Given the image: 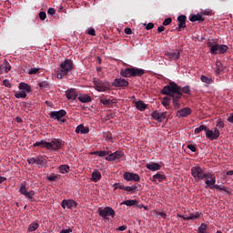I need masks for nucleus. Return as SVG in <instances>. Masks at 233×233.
Returning <instances> with one entry per match:
<instances>
[{
  "label": "nucleus",
  "instance_id": "f257e3e1",
  "mask_svg": "<svg viewBox=\"0 0 233 233\" xmlns=\"http://www.w3.org/2000/svg\"><path fill=\"white\" fill-rule=\"evenodd\" d=\"M163 96H169L173 99V106L175 110H179L181 104H179V99L183 97V93H181V87L174 82H170L169 85L163 87L161 90Z\"/></svg>",
  "mask_w": 233,
  "mask_h": 233
},
{
  "label": "nucleus",
  "instance_id": "f03ea898",
  "mask_svg": "<svg viewBox=\"0 0 233 233\" xmlns=\"http://www.w3.org/2000/svg\"><path fill=\"white\" fill-rule=\"evenodd\" d=\"M33 147H40L41 148H46L47 150L57 151L65 147V141L59 138H54L51 142L41 140L40 142H35Z\"/></svg>",
  "mask_w": 233,
  "mask_h": 233
},
{
  "label": "nucleus",
  "instance_id": "7ed1b4c3",
  "mask_svg": "<svg viewBox=\"0 0 233 233\" xmlns=\"http://www.w3.org/2000/svg\"><path fill=\"white\" fill-rule=\"evenodd\" d=\"M72 70H74V63L72 60L66 59L64 62H61L59 67L56 70L57 79H63V77L68 76Z\"/></svg>",
  "mask_w": 233,
  "mask_h": 233
},
{
  "label": "nucleus",
  "instance_id": "20e7f679",
  "mask_svg": "<svg viewBox=\"0 0 233 233\" xmlns=\"http://www.w3.org/2000/svg\"><path fill=\"white\" fill-rule=\"evenodd\" d=\"M120 76L122 77H143L145 71L137 67H127L120 71Z\"/></svg>",
  "mask_w": 233,
  "mask_h": 233
},
{
  "label": "nucleus",
  "instance_id": "39448f33",
  "mask_svg": "<svg viewBox=\"0 0 233 233\" xmlns=\"http://www.w3.org/2000/svg\"><path fill=\"white\" fill-rule=\"evenodd\" d=\"M191 176L197 183H199V181L205 179V171L201 167L195 166L191 167Z\"/></svg>",
  "mask_w": 233,
  "mask_h": 233
},
{
  "label": "nucleus",
  "instance_id": "423d86ee",
  "mask_svg": "<svg viewBox=\"0 0 233 233\" xmlns=\"http://www.w3.org/2000/svg\"><path fill=\"white\" fill-rule=\"evenodd\" d=\"M208 45L210 48V52L215 56L218 54H225L227 50H228V46L227 45L212 44L210 42H208Z\"/></svg>",
  "mask_w": 233,
  "mask_h": 233
},
{
  "label": "nucleus",
  "instance_id": "0eeeda50",
  "mask_svg": "<svg viewBox=\"0 0 233 233\" xmlns=\"http://www.w3.org/2000/svg\"><path fill=\"white\" fill-rule=\"evenodd\" d=\"M98 214L100 218L104 219H108V218H116V210L110 207H106L104 208H98Z\"/></svg>",
  "mask_w": 233,
  "mask_h": 233
},
{
  "label": "nucleus",
  "instance_id": "6e6552de",
  "mask_svg": "<svg viewBox=\"0 0 233 233\" xmlns=\"http://www.w3.org/2000/svg\"><path fill=\"white\" fill-rule=\"evenodd\" d=\"M95 88L97 92H106L110 88L108 82H103L102 80L94 81Z\"/></svg>",
  "mask_w": 233,
  "mask_h": 233
},
{
  "label": "nucleus",
  "instance_id": "1a4fd4ad",
  "mask_svg": "<svg viewBox=\"0 0 233 233\" xmlns=\"http://www.w3.org/2000/svg\"><path fill=\"white\" fill-rule=\"evenodd\" d=\"M219 136L221 134L219 133V129L217 127L214 128V130L208 129L206 130V137L207 139H209V141H216V139H219Z\"/></svg>",
  "mask_w": 233,
  "mask_h": 233
},
{
  "label": "nucleus",
  "instance_id": "9d476101",
  "mask_svg": "<svg viewBox=\"0 0 233 233\" xmlns=\"http://www.w3.org/2000/svg\"><path fill=\"white\" fill-rule=\"evenodd\" d=\"M123 177L126 181H136L137 183L141 181V177L137 173L125 172Z\"/></svg>",
  "mask_w": 233,
  "mask_h": 233
},
{
  "label": "nucleus",
  "instance_id": "9b49d317",
  "mask_svg": "<svg viewBox=\"0 0 233 233\" xmlns=\"http://www.w3.org/2000/svg\"><path fill=\"white\" fill-rule=\"evenodd\" d=\"M62 208H69L70 210H74L77 207V202L74 199H64L61 203Z\"/></svg>",
  "mask_w": 233,
  "mask_h": 233
},
{
  "label": "nucleus",
  "instance_id": "f8f14e48",
  "mask_svg": "<svg viewBox=\"0 0 233 233\" xmlns=\"http://www.w3.org/2000/svg\"><path fill=\"white\" fill-rule=\"evenodd\" d=\"M129 83L125 78H116L112 83V86L116 88H125V86H128Z\"/></svg>",
  "mask_w": 233,
  "mask_h": 233
},
{
  "label": "nucleus",
  "instance_id": "ddd939ff",
  "mask_svg": "<svg viewBox=\"0 0 233 233\" xmlns=\"http://www.w3.org/2000/svg\"><path fill=\"white\" fill-rule=\"evenodd\" d=\"M167 112L159 113V111H153L151 117L157 121V123H163V119H167Z\"/></svg>",
  "mask_w": 233,
  "mask_h": 233
},
{
  "label": "nucleus",
  "instance_id": "4468645a",
  "mask_svg": "<svg viewBox=\"0 0 233 233\" xmlns=\"http://www.w3.org/2000/svg\"><path fill=\"white\" fill-rule=\"evenodd\" d=\"M51 119H57L59 121L62 117L66 116V111L65 109H61L59 111H52L49 113Z\"/></svg>",
  "mask_w": 233,
  "mask_h": 233
},
{
  "label": "nucleus",
  "instance_id": "2eb2a0df",
  "mask_svg": "<svg viewBox=\"0 0 233 233\" xmlns=\"http://www.w3.org/2000/svg\"><path fill=\"white\" fill-rule=\"evenodd\" d=\"M77 91L74 88H69L66 91V97L68 99V101H75V99H77Z\"/></svg>",
  "mask_w": 233,
  "mask_h": 233
},
{
  "label": "nucleus",
  "instance_id": "dca6fc26",
  "mask_svg": "<svg viewBox=\"0 0 233 233\" xmlns=\"http://www.w3.org/2000/svg\"><path fill=\"white\" fill-rule=\"evenodd\" d=\"M125 154L123 151H116L106 157V161H116V159H121Z\"/></svg>",
  "mask_w": 233,
  "mask_h": 233
},
{
  "label": "nucleus",
  "instance_id": "f3484780",
  "mask_svg": "<svg viewBox=\"0 0 233 233\" xmlns=\"http://www.w3.org/2000/svg\"><path fill=\"white\" fill-rule=\"evenodd\" d=\"M177 21H178V27H177L178 32H181L183 28H187V15H179L177 17Z\"/></svg>",
  "mask_w": 233,
  "mask_h": 233
},
{
  "label": "nucleus",
  "instance_id": "a211bd4d",
  "mask_svg": "<svg viewBox=\"0 0 233 233\" xmlns=\"http://www.w3.org/2000/svg\"><path fill=\"white\" fill-rule=\"evenodd\" d=\"M192 114V109L190 107H184L177 112V117H188Z\"/></svg>",
  "mask_w": 233,
  "mask_h": 233
},
{
  "label": "nucleus",
  "instance_id": "6ab92c4d",
  "mask_svg": "<svg viewBox=\"0 0 233 233\" xmlns=\"http://www.w3.org/2000/svg\"><path fill=\"white\" fill-rule=\"evenodd\" d=\"M165 56L170 61H177V59H179V56H181V53L179 52V50H177L175 52H167L165 54Z\"/></svg>",
  "mask_w": 233,
  "mask_h": 233
},
{
  "label": "nucleus",
  "instance_id": "aec40b11",
  "mask_svg": "<svg viewBox=\"0 0 233 233\" xmlns=\"http://www.w3.org/2000/svg\"><path fill=\"white\" fill-rule=\"evenodd\" d=\"M146 167L147 168V170H151V172H156V170H161V165L156 162L146 164Z\"/></svg>",
  "mask_w": 233,
  "mask_h": 233
},
{
  "label": "nucleus",
  "instance_id": "412c9836",
  "mask_svg": "<svg viewBox=\"0 0 233 233\" xmlns=\"http://www.w3.org/2000/svg\"><path fill=\"white\" fill-rule=\"evenodd\" d=\"M165 179H167V177L164 174L157 173L152 177L151 181L153 183H157V181H158V183H161L162 181H165Z\"/></svg>",
  "mask_w": 233,
  "mask_h": 233
},
{
  "label": "nucleus",
  "instance_id": "4be33fe9",
  "mask_svg": "<svg viewBox=\"0 0 233 233\" xmlns=\"http://www.w3.org/2000/svg\"><path fill=\"white\" fill-rule=\"evenodd\" d=\"M88 132H90V129L88 127H85L83 124H80L76 128V134H88Z\"/></svg>",
  "mask_w": 233,
  "mask_h": 233
},
{
  "label": "nucleus",
  "instance_id": "5701e85b",
  "mask_svg": "<svg viewBox=\"0 0 233 233\" xmlns=\"http://www.w3.org/2000/svg\"><path fill=\"white\" fill-rule=\"evenodd\" d=\"M101 179V172H99V170L95 169L92 173V177H91V181H93V183H97V181H99Z\"/></svg>",
  "mask_w": 233,
  "mask_h": 233
},
{
  "label": "nucleus",
  "instance_id": "b1692460",
  "mask_svg": "<svg viewBox=\"0 0 233 233\" xmlns=\"http://www.w3.org/2000/svg\"><path fill=\"white\" fill-rule=\"evenodd\" d=\"M189 21H191V23H196V21H199L200 23H203V21H205V17H203V15L200 14H197V15H191L189 17Z\"/></svg>",
  "mask_w": 233,
  "mask_h": 233
},
{
  "label": "nucleus",
  "instance_id": "393cba45",
  "mask_svg": "<svg viewBox=\"0 0 233 233\" xmlns=\"http://www.w3.org/2000/svg\"><path fill=\"white\" fill-rule=\"evenodd\" d=\"M120 190H126V192H136L137 190V186L133 185V186H120L119 187Z\"/></svg>",
  "mask_w": 233,
  "mask_h": 233
},
{
  "label": "nucleus",
  "instance_id": "a878e982",
  "mask_svg": "<svg viewBox=\"0 0 233 233\" xmlns=\"http://www.w3.org/2000/svg\"><path fill=\"white\" fill-rule=\"evenodd\" d=\"M147 105L145 104V102L139 100L136 103V107L137 110H139L140 112H144V110H147Z\"/></svg>",
  "mask_w": 233,
  "mask_h": 233
},
{
  "label": "nucleus",
  "instance_id": "bb28decb",
  "mask_svg": "<svg viewBox=\"0 0 233 233\" xmlns=\"http://www.w3.org/2000/svg\"><path fill=\"white\" fill-rule=\"evenodd\" d=\"M46 164V159L43 157H35V165L38 167H45Z\"/></svg>",
  "mask_w": 233,
  "mask_h": 233
},
{
  "label": "nucleus",
  "instance_id": "cd10ccee",
  "mask_svg": "<svg viewBox=\"0 0 233 233\" xmlns=\"http://www.w3.org/2000/svg\"><path fill=\"white\" fill-rule=\"evenodd\" d=\"M77 99L80 101V103H90V101H92V97L88 95L80 96L77 97Z\"/></svg>",
  "mask_w": 233,
  "mask_h": 233
},
{
  "label": "nucleus",
  "instance_id": "c85d7f7f",
  "mask_svg": "<svg viewBox=\"0 0 233 233\" xmlns=\"http://www.w3.org/2000/svg\"><path fill=\"white\" fill-rule=\"evenodd\" d=\"M100 103H102V105L104 106H110L114 105V101L113 100L107 99L106 97L100 98Z\"/></svg>",
  "mask_w": 233,
  "mask_h": 233
},
{
  "label": "nucleus",
  "instance_id": "c756f323",
  "mask_svg": "<svg viewBox=\"0 0 233 233\" xmlns=\"http://www.w3.org/2000/svg\"><path fill=\"white\" fill-rule=\"evenodd\" d=\"M24 196L26 198V199H29V201H35L34 198V196H35V191L34 190L27 191Z\"/></svg>",
  "mask_w": 233,
  "mask_h": 233
},
{
  "label": "nucleus",
  "instance_id": "7c9ffc66",
  "mask_svg": "<svg viewBox=\"0 0 233 233\" xmlns=\"http://www.w3.org/2000/svg\"><path fill=\"white\" fill-rule=\"evenodd\" d=\"M108 154H110V151H95L91 153L92 156H98L99 157H105Z\"/></svg>",
  "mask_w": 233,
  "mask_h": 233
},
{
  "label": "nucleus",
  "instance_id": "2f4dec72",
  "mask_svg": "<svg viewBox=\"0 0 233 233\" xmlns=\"http://www.w3.org/2000/svg\"><path fill=\"white\" fill-rule=\"evenodd\" d=\"M216 74H221V72H223V70H225V67H223V63H221V61L218 60L216 62Z\"/></svg>",
  "mask_w": 233,
  "mask_h": 233
},
{
  "label": "nucleus",
  "instance_id": "473e14b6",
  "mask_svg": "<svg viewBox=\"0 0 233 233\" xmlns=\"http://www.w3.org/2000/svg\"><path fill=\"white\" fill-rule=\"evenodd\" d=\"M19 90H26L27 92H32V87L28 84L20 83L19 84Z\"/></svg>",
  "mask_w": 233,
  "mask_h": 233
},
{
  "label": "nucleus",
  "instance_id": "72a5a7b5",
  "mask_svg": "<svg viewBox=\"0 0 233 233\" xmlns=\"http://www.w3.org/2000/svg\"><path fill=\"white\" fill-rule=\"evenodd\" d=\"M200 81H202V83H205L206 85H212V83H213L212 78L206 76H201Z\"/></svg>",
  "mask_w": 233,
  "mask_h": 233
},
{
  "label": "nucleus",
  "instance_id": "f704fd0d",
  "mask_svg": "<svg viewBox=\"0 0 233 233\" xmlns=\"http://www.w3.org/2000/svg\"><path fill=\"white\" fill-rule=\"evenodd\" d=\"M205 183L207 187L212 190V188H214V185H216V178L207 179Z\"/></svg>",
  "mask_w": 233,
  "mask_h": 233
},
{
  "label": "nucleus",
  "instance_id": "c9c22d12",
  "mask_svg": "<svg viewBox=\"0 0 233 233\" xmlns=\"http://www.w3.org/2000/svg\"><path fill=\"white\" fill-rule=\"evenodd\" d=\"M70 167L68 165H62L59 167V171L61 174H68Z\"/></svg>",
  "mask_w": 233,
  "mask_h": 233
},
{
  "label": "nucleus",
  "instance_id": "e433bc0d",
  "mask_svg": "<svg viewBox=\"0 0 233 233\" xmlns=\"http://www.w3.org/2000/svg\"><path fill=\"white\" fill-rule=\"evenodd\" d=\"M120 205H127V207H134V205H137V200H125Z\"/></svg>",
  "mask_w": 233,
  "mask_h": 233
},
{
  "label": "nucleus",
  "instance_id": "4c0bfd02",
  "mask_svg": "<svg viewBox=\"0 0 233 233\" xmlns=\"http://www.w3.org/2000/svg\"><path fill=\"white\" fill-rule=\"evenodd\" d=\"M207 228H208V226L205 223H202L200 227H198V233H208Z\"/></svg>",
  "mask_w": 233,
  "mask_h": 233
},
{
  "label": "nucleus",
  "instance_id": "58836bf2",
  "mask_svg": "<svg viewBox=\"0 0 233 233\" xmlns=\"http://www.w3.org/2000/svg\"><path fill=\"white\" fill-rule=\"evenodd\" d=\"M36 228H39V224L37 222H33L28 227L29 232H35Z\"/></svg>",
  "mask_w": 233,
  "mask_h": 233
},
{
  "label": "nucleus",
  "instance_id": "ea45409f",
  "mask_svg": "<svg viewBox=\"0 0 233 233\" xmlns=\"http://www.w3.org/2000/svg\"><path fill=\"white\" fill-rule=\"evenodd\" d=\"M199 218H201V213H199V212H197L195 214H193V213L189 214V220L194 221L196 219H199Z\"/></svg>",
  "mask_w": 233,
  "mask_h": 233
},
{
  "label": "nucleus",
  "instance_id": "a19ab883",
  "mask_svg": "<svg viewBox=\"0 0 233 233\" xmlns=\"http://www.w3.org/2000/svg\"><path fill=\"white\" fill-rule=\"evenodd\" d=\"M162 105H163V106H166L167 109H168L167 106H170V97L165 96V97L163 98V100H162Z\"/></svg>",
  "mask_w": 233,
  "mask_h": 233
},
{
  "label": "nucleus",
  "instance_id": "79ce46f5",
  "mask_svg": "<svg viewBox=\"0 0 233 233\" xmlns=\"http://www.w3.org/2000/svg\"><path fill=\"white\" fill-rule=\"evenodd\" d=\"M15 97H16V99H21V98L25 99V97H26V92L21 91L19 93H15Z\"/></svg>",
  "mask_w": 233,
  "mask_h": 233
},
{
  "label": "nucleus",
  "instance_id": "37998d69",
  "mask_svg": "<svg viewBox=\"0 0 233 233\" xmlns=\"http://www.w3.org/2000/svg\"><path fill=\"white\" fill-rule=\"evenodd\" d=\"M208 127H207V126H205V125H201L200 127H197L196 129H195V134H199L200 132H203V130H205V132H207V129H208Z\"/></svg>",
  "mask_w": 233,
  "mask_h": 233
},
{
  "label": "nucleus",
  "instance_id": "c03bdc74",
  "mask_svg": "<svg viewBox=\"0 0 233 233\" xmlns=\"http://www.w3.org/2000/svg\"><path fill=\"white\" fill-rule=\"evenodd\" d=\"M213 188H216L217 190H220L221 192H227V194H230V192L227 190V187H221V186L218 184H215L213 186Z\"/></svg>",
  "mask_w": 233,
  "mask_h": 233
},
{
  "label": "nucleus",
  "instance_id": "a18cd8bd",
  "mask_svg": "<svg viewBox=\"0 0 233 233\" xmlns=\"http://www.w3.org/2000/svg\"><path fill=\"white\" fill-rule=\"evenodd\" d=\"M38 86L40 88H48L50 86V84L48 83V81H42L38 83Z\"/></svg>",
  "mask_w": 233,
  "mask_h": 233
},
{
  "label": "nucleus",
  "instance_id": "49530a36",
  "mask_svg": "<svg viewBox=\"0 0 233 233\" xmlns=\"http://www.w3.org/2000/svg\"><path fill=\"white\" fill-rule=\"evenodd\" d=\"M155 214L157 216V218H162L163 219H167V213L165 212H160V211H155Z\"/></svg>",
  "mask_w": 233,
  "mask_h": 233
},
{
  "label": "nucleus",
  "instance_id": "de8ad7c7",
  "mask_svg": "<svg viewBox=\"0 0 233 233\" xmlns=\"http://www.w3.org/2000/svg\"><path fill=\"white\" fill-rule=\"evenodd\" d=\"M19 192L20 194H22V196H25L28 192V190L26 189V186L21 184Z\"/></svg>",
  "mask_w": 233,
  "mask_h": 233
},
{
  "label": "nucleus",
  "instance_id": "09e8293b",
  "mask_svg": "<svg viewBox=\"0 0 233 233\" xmlns=\"http://www.w3.org/2000/svg\"><path fill=\"white\" fill-rule=\"evenodd\" d=\"M37 73H39V67H33L28 70L29 76H34Z\"/></svg>",
  "mask_w": 233,
  "mask_h": 233
},
{
  "label": "nucleus",
  "instance_id": "8fccbe9b",
  "mask_svg": "<svg viewBox=\"0 0 233 233\" xmlns=\"http://www.w3.org/2000/svg\"><path fill=\"white\" fill-rule=\"evenodd\" d=\"M180 92H181V94H187V95H190V86H184L182 89H181V87H180Z\"/></svg>",
  "mask_w": 233,
  "mask_h": 233
},
{
  "label": "nucleus",
  "instance_id": "3c124183",
  "mask_svg": "<svg viewBox=\"0 0 233 233\" xmlns=\"http://www.w3.org/2000/svg\"><path fill=\"white\" fill-rule=\"evenodd\" d=\"M104 137L106 141H112V133L106 132L104 134Z\"/></svg>",
  "mask_w": 233,
  "mask_h": 233
},
{
  "label": "nucleus",
  "instance_id": "603ef678",
  "mask_svg": "<svg viewBox=\"0 0 233 233\" xmlns=\"http://www.w3.org/2000/svg\"><path fill=\"white\" fill-rule=\"evenodd\" d=\"M204 178L207 180V179H214L216 178V177L212 176V173H205L204 172Z\"/></svg>",
  "mask_w": 233,
  "mask_h": 233
},
{
  "label": "nucleus",
  "instance_id": "864d4df0",
  "mask_svg": "<svg viewBox=\"0 0 233 233\" xmlns=\"http://www.w3.org/2000/svg\"><path fill=\"white\" fill-rule=\"evenodd\" d=\"M170 23H172V18H170V17L166 18L163 22V26H168V25H170Z\"/></svg>",
  "mask_w": 233,
  "mask_h": 233
},
{
  "label": "nucleus",
  "instance_id": "5fc2aeb1",
  "mask_svg": "<svg viewBox=\"0 0 233 233\" xmlns=\"http://www.w3.org/2000/svg\"><path fill=\"white\" fill-rule=\"evenodd\" d=\"M4 86H6L7 88H12V84H10V81L8 79H5L3 81Z\"/></svg>",
  "mask_w": 233,
  "mask_h": 233
},
{
  "label": "nucleus",
  "instance_id": "6e6d98bb",
  "mask_svg": "<svg viewBox=\"0 0 233 233\" xmlns=\"http://www.w3.org/2000/svg\"><path fill=\"white\" fill-rule=\"evenodd\" d=\"M57 180V175H50L47 177V181H56Z\"/></svg>",
  "mask_w": 233,
  "mask_h": 233
},
{
  "label": "nucleus",
  "instance_id": "4d7b16f0",
  "mask_svg": "<svg viewBox=\"0 0 233 233\" xmlns=\"http://www.w3.org/2000/svg\"><path fill=\"white\" fill-rule=\"evenodd\" d=\"M39 18L41 21H45V19H46V12H40L39 13Z\"/></svg>",
  "mask_w": 233,
  "mask_h": 233
},
{
  "label": "nucleus",
  "instance_id": "13d9d810",
  "mask_svg": "<svg viewBox=\"0 0 233 233\" xmlns=\"http://www.w3.org/2000/svg\"><path fill=\"white\" fill-rule=\"evenodd\" d=\"M187 148L191 150V152H196L198 150V147L192 144L187 145Z\"/></svg>",
  "mask_w": 233,
  "mask_h": 233
},
{
  "label": "nucleus",
  "instance_id": "bf43d9fd",
  "mask_svg": "<svg viewBox=\"0 0 233 233\" xmlns=\"http://www.w3.org/2000/svg\"><path fill=\"white\" fill-rule=\"evenodd\" d=\"M217 127H218V128H225V122H223V120H218Z\"/></svg>",
  "mask_w": 233,
  "mask_h": 233
},
{
  "label": "nucleus",
  "instance_id": "052dcab7",
  "mask_svg": "<svg viewBox=\"0 0 233 233\" xmlns=\"http://www.w3.org/2000/svg\"><path fill=\"white\" fill-rule=\"evenodd\" d=\"M29 165H35V157H31L27 159Z\"/></svg>",
  "mask_w": 233,
  "mask_h": 233
},
{
  "label": "nucleus",
  "instance_id": "680f3d73",
  "mask_svg": "<svg viewBox=\"0 0 233 233\" xmlns=\"http://www.w3.org/2000/svg\"><path fill=\"white\" fill-rule=\"evenodd\" d=\"M124 32L127 34V35H132V29L130 27L125 28Z\"/></svg>",
  "mask_w": 233,
  "mask_h": 233
},
{
  "label": "nucleus",
  "instance_id": "e2e57ef3",
  "mask_svg": "<svg viewBox=\"0 0 233 233\" xmlns=\"http://www.w3.org/2000/svg\"><path fill=\"white\" fill-rule=\"evenodd\" d=\"M87 34L89 35H96V29H94V28L88 29Z\"/></svg>",
  "mask_w": 233,
  "mask_h": 233
},
{
  "label": "nucleus",
  "instance_id": "0e129e2a",
  "mask_svg": "<svg viewBox=\"0 0 233 233\" xmlns=\"http://www.w3.org/2000/svg\"><path fill=\"white\" fill-rule=\"evenodd\" d=\"M47 14L49 15H54L55 14H56V9H54V8H49L48 9V11H47Z\"/></svg>",
  "mask_w": 233,
  "mask_h": 233
},
{
  "label": "nucleus",
  "instance_id": "69168bd1",
  "mask_svg": "<svg viewBox=\"0 0 233 233\" xmlns=\"http://www.w3.org/2000/svg\"><path fill=\"white\" fill-rule=\"evenodd\" d=\"M146 28H147V30H152V28H154V24H153V23L147 24V26H146Z\"/></svg>",
  "mask_w": 233,
  "mask_h": 233
},
{
  "label": "nucleus",
  "instance_id": "338daca9",
  "mask_svg": "<svg viewBox=\"0 0 233 233\" xmlns=\"http://www.w3.org/2000/svg\"><path fill=\"white\" fill-rule=\"evenodd\" d=\"M60 233H72V228H69L67 229H62Z\"/></svg>",
  "mask_w": 233,
  "mask_h": 233
},
{
  "label": "nucleus",
  "instance_id": "774afa93",
  "mask_svg": "<svg viewBox=\"0 0 233 233\" xmlns=\"http://www.w3.org/2000/svg\"><path fill=\"white\" fill-rule=\"evenodd\" d=\"M228 121L229 123H233V113H231V114L229 115V116L228 117Z\"/></svg>",
  "mask_w": 233,
  "mask_h": 233
}]
</instances>
